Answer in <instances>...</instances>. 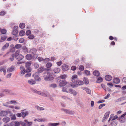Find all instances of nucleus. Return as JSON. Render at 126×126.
Masks as SVG:
<instances>
[{
  "mask_svg": "<svg viewBox=\"0 0 126 126\" xmlns=\"http://www.w3.org/2000/svg\"><path fill=\"white\" fill-rule=\"evenodd\" d=\"M16 119V115L15 114H14L11 117V120H15Z\"/></svg>",
  "mask_w": 126,
  "mask_h": 126,
  "instance_id": "47",
  "label": "nucleus"
},
{
  "mask_svg": "<svg viewBox=\"0 0 126 126\" xmlns=\"http://www.w3.org/2000/svg\"><path fill=\"white\" fill-rule=\"evenodd\" d=\"M52 64L51 63H47L46 65V67L48 68H50L52 66Z\"/></svg>",
  "mask_w": 126,
  "mask_h": 126,
  "instance_id": "34",
  "label": "nucleus"
},
{
  "mask_svg": "<svg viewBox=\"0 0 126 126\" xmlns=\"http://www.w3.org/2000/svg\"><path fill=\"white\" fill-rule=\"evenodd\" d=\"M68 93L72 94L74 96L76 95L78 93L75 90L71 89H69V90Z\"/></svg>",
  "mask_w": 126,
  "mask_h": 126,
  "instance_id": "11",
  "label": "nucleus"
},
{
  "mask_svg": "<svg viewBox=\"0 0 126 126\" xmlns=\"http://www.w3.org/2000/svg\"><path fill=\"white\" fill-rule=\"evenodd\" d=\"M25 57L27 60H30L33 58V56L31 54H28L26 55Z\"/></svg>",
  "mask_w": 126,
  "mask_h": 126,
  "instance_id": "15",
  "label": "nucleus"
},
{
  "mask_svg": "<svg viewBox=\"0 0 126 126\" xmlns=\"http://www.w3.org/2000/svg\"><path fill=\"white\" fill-rule=\"evenodd\" d=\"M93 74L95 76H99L100 75V73L98 71H94L93 72Z\"/></svg>",
  "mask_w": 126,
  "mask_h": 126,
  "instance_id": "25",
  "label": "nucleus"
},
{
  "mask_svg": "<svg viewBox=\"0 0 126 126\" xmlns=\"http://www.w3.org/2000/svg\"><path fill=\"white\" fill-rule=\"evenodd\" d=\"M67 77V76L66 75H62L59 77V78L62 79H64Z\"/></svg>",
  "mask_w": 126,
  "mask_h": 126,
  "instance_id": "33",
  "label": "nucleus"
},
{
  "mask_svg": "<svg viewBox=\"0 0 126 126\" xmlns=\"http://www.w3.org/2000/svg\"><path fill=\"white\" fill-rule=\"evenodd\" d=\"M26 72V71L25 69L21 70L20 72V73L21 74V75H23Z\"/></svg>",
  "mask_w": 126,
  "mask_h": 126,
  "instance_id": "44",
  "label": "nucleus"
},
{
  "mask_svg": "<svg viewBox=\"0 0 126 126\" xmlns=\"http://www.w3.org/2000/svg\"><path fill=\"white\" fill-rule=\"evenodd\" d=\"M103 80V79L101 77H99L97 78L96 82L98 83H99L101 82Z\"/></svg>",
  "mask_w": 126,
  "mask_h": 126,
  "instance_id": "32",
  "label": "nucleus"
},
{
  "mask_svg": "<svg viewBox=\"0 0 126 126\" xmlns=\"http://www.w3.org/2000/svg\"><path fill=\"white\" fill-rule=\"evenodd\" d=\"M7 114V112L6 111H2L0 112V115L2 116H6Z\"/></svg>",
  "mask_w": 126,
  "mask_h": 126,
  "instance_id": "18",
  "label": "nucleus"
},
{
  "mask_svg": "<svg viewBox=\"0 0 126 126\" xmlns=\"http://www.w3.org/2000/svg\"><path fill=\"white\" fill-rule=\"evenodd\" d=\"M105 79L106 80L110 81L112 79V77L110 75H107L105 77Z\"/></svg>",
  "mask_w": 126,
  "mask_h": 126,
  "instance_id": "21",
  "label": "nucleus"
},
{
  "mask_svg": "<svg viewBox=\"0 0 126 126\" xmlns=\"http://www.w3.org/2000/svg\"><path fill=\"white\" fill-rule=\"evenodd\" d=\"M38 94L45 97L48 96L50 95L49 94L48 92H46V94L40 91H38Z\"/></svg>",
  "mask_w": 126,
  "mask_h": 126,
  "instance_id": "10",
  "label": "nucleus"
},
{
  "mask_svg": "<svg viewBox=\"0 0 126 126\" xmlns=\"http://www.w3.org/2000/svg\"><path fill=\"white\" fill-rule=\"evenodd\" d=\"M32 91L33 92L38 94V91H37L36 89H32Z\"/></svg>",
  "mask_w": 126,
  "mask_h": 126,
  "instance_id": "52",
  "label": "nucleus"
},
{
  "mask_svg": "<svg viewBox=\"0 0 126 126\" xmlns=\"http://www.w3.org/2000/svg\"><path fill=\"white\" fill-rule=\"evenodd\" d=\"M60 125L59 123H49L48 124V126H57Z\"/></svg>",
  "mask_w": 126,
  "mask_h": 126,
  "instance_id": "14",
  "label": "nucleus"
},
{
  "mask_svg": "<svg viewBox=\"0 0 126 126\" xmlns=\"http://www.w3.org/2000/svg\"><path fill=\"white\" fill-rule=\"evenodd\" d=\"M60 69L58 67H55L53 70L54 72L55 73H58L60 71Z\"/></svg>",
  "mask_w": 126,
  "mask_h": 126,
  "instance_id": "20",
  "label": "nucleus"
},
{
  "mask_svg": "<svg viewBox=\"0 0 126 126\" xmlns=\"http://www.w3.org/2000/svg\"><path fill=\"white\" fill-rule=\"evenodd\" d=\"M113 82L116 84H118L120 82L119 79L118 78H115L113 79Z\"/></svg>",
  "mask_w": 126,
  "mask_h": 126,
  "instance_id": "23",
  "label": "nucleus"
},
{
  "mask_svg": "<svg viewBox=\"0 0 126 126\" xmlns=\"http://www.w3.org/2000/svg\"><path fill=\"white\" fill-rule=\"evenodd\" d=\"M24 39L22 38H21L19 39V41L20 43H22L24 42Z\"/></svg>",
  "mask_w": 126,
  "mask_h": 126,
  "instance_id": "58",
  "label": "nucleus"
},
{
  "mask_svg": "<svg viewBox=\"0 0 126 126\" xmlns=\"http://www.w3.org/2000/svg\"><path fill=\"white\" fill-rule=\"evenodd\" d=\"M31 75V74L30 73L28 72L25 76V77L28 78V77H30Z\"/></svg>",
  "mask_w": 126,
  "mask_h": 126,
  "instance_id": "39",
  "label": "nucleus"
},
{
  "mask_svg": "<svg viewBox=\"0 0 126 126\" xmlns=\"http://www.w3.org/2000/svg\"><path fill=\"white\" fill-rule=\"evenodd\" d=\"M62 63V61H60L57 62L56 63V64L58 66H60L61 64Z\"/></svg>",
  "mask_w": 126,
  "mask_h": 126,
  "instance_id": "50",
  "label": "nucleus"
},
{
  "mask_svg": "<svg viewBox=\"0 0 126 126\" xmlns=\"http://www.w3.org/2000/svg\"><path fill=\"white\" fill-rule=\"evenodd\" d=\"M31 63L30 62H27L25 63V66L26 68L29 67L31 65Z\"/></svg>",
  "mask_w": 126,
  "mask_h": 126,
  "instance_id": "37",
  "label": "nucleus"
},
{
  "mask_svg": "<svg viewBox=\"0 0 126 126\" xmlns=\"http://www.w3.org/2000/svg\"><path fill=\"white\" fill-rule=\"evenodd\" d=\"M26 126V123L22 121H13L10 124L9 126Z\"/></svg>",
  "mask_w": 126,
  "mask_h": 126,
  "instance_id": "2",
  "label": "nucleus"
},
{
  "mask_svg": "<svg viewBox=\"0 0 126 126\" xmlns=\"http://www.w3.org/2000/svg\"><path fill=\"white\" fill-rule=\"evenodd\" d=\"M34 37V35L33 34H31L29 35L28 38L30 39H33Z\"/></svg>",
  "mask_w": 126,
  "mask_h": 126,
  "instance_id": "40",
  "label": "nucleus"
},
{
  "mask_svg": "<svg viewBox=\"0 0 126 126\" xmlns=\"http://www.w3.org/2000/svg\"><path fill=\"white\" fill-rule=\"evenodd\" d=\"M9 43L5 44L2 47L1 50L2 51H4L7 49L9 46Z\"/></svg>",
  "mask_w": 126,
  "mask_h": 126,
  "instance_id": "13",
  "label": "nucleus"
},
{
  "mask_svg": "<svg viewBox=\"0 0 126 126\" xmlns=\"http://www.w3.org/2000/svg\"><path fill=\"white\" fill-rule=\"evenodd\" d=\"M10 102L11 104H17V102L15 101L12 100L10 101Z\"/></svg>",
  "mask_w": 126,
  "mask_h": 126,
  "instance_id": "60",
  "label": "nucleus"
},
{
  "mask_svg": "<svg viewBox=\"0 0 126 126\" xmlns=\"http://www.w3.org/2000/svg\"><path fill=\"white\" fill-rule=\"evenodd\" d=\"M49 87L50 88H54L57 87V85L55 84H50L49 85Z\"/></svg>",
  "mask_w": 126,
  "mask_h": 126,
  "instance_id": "35",
  "label": "nucleus"
},
{
  "mask_svg": "<svg viewBox=\"0 0 126 126\" xmlns=\"http://www.w3.org/2000/svg\"><path fill=\"white\" fill-rule=\"evenodd\" d=\"M71 70L73 71H75L77 67L75 66H72L71 67Z\"/></svg>",
  "mask_w": 126,
  "mask_h": 126,
  "instance_id": "56",
  "label": "nucleus"
},
{
  "mask_svg": "<svg viewBox=\"0 0 126 126\" xmlns=\"http://www.w3.org/2000/svg\"><path fill=\"white\" fill-rule=\"evenodd\" d=\"M0 32L1 34H5L7 32L6 30L5 29H0Z\"/></svg>",
  "mask_w": 126,
  "mask_h": 126,
  "instance_id": "28",
  "label": "nucleus"
},
{
  "mask_svg": "<svg viewBox=\"0 0 126 126\" xmlns=\"http://www.w3.org/2000/svg\"><path fill=\"white\" fill-rule=\"evenodd\" d=\"M31 31L30 30H28L26 31V35H28L31 34Z\"/></svg>",
  "mask_w": 126,
  "mask_h": 126,
  "instance_id": "53",
  "label": "nucleus"
},
{
  "mask_svg": "<svg viewBox=\"0 0 126 126\" xmlns=\"http://www.w3.org/2000/svg\"><path fill=\"white\" fill-rule=\"evenodd\" d=\"M19 27L23 29L25 27V24L24 23H21L19 24Z\"/></svg>",
  "mask_w": 126,
  "mask_h": 126,
  "instance_id": "36",
  "label": "nucleus"
},
{
  "mask_svg": "<svg viewBox=\"0 0 126 126\" xmlns=\"http://www.w3.org/2000/svg\"><path fill=\"white\" fill-rule=\"evenodd\" d=\"M5 14V13L4 11H2L0 12V15L3 16Z\"/></svg>",
  "mask_w": 126,
  "mask_h": 126,
  "instance_id": "59",
  "label": "nucleus"
},
{
  "mask_svg": "<svg viewBox=\"0 0 126 126\" xmlns=\"http://www.w3.org/2000/svg\"><path fill=\"white\" fill-rule=\"evenodd\" d=\"M24 122L26 123V125H27V126H32V122H28V120H24Z\"/></svg>",
  "mask_w": 126,
  "mask_h": 126,
  "instance_id": "24",
  "label": "nucleus"
},
{
  "mask_svg": "<svg viewBox=\"0 0 126 126\" xmlns=\"http://www.w3.org/2000/svg\"><path fill=\"white\" fill-rule=\"evenodd\" d=\"M86 91L87 93L88 94H90L91 93V92L90 89H89L88 88H87Z\"/></svg>",
  "mask_w": 126,
  "mask_h": 126,
  "instance_id": "49",
  "label": "nucleus"
},
{
  "mask_svg": "<svg viewBox=\"0 0 126 126\" xmlns=\"http://www.w3.org/2000/svg\"><path fill=\"white\" fill-rule=\"evenodd\" d=\"M85 74L87 76L90 75V72L88 70H86L85 71Z\"/></svg>",
  "mask_w": 126,
  "mask_h": 126,
  "instance_id": "45",
  "label": "nucleus"
},
{
  "mask_svg": "<svg viewBox=\"0 0 126 126\" xmlns=\"http://www.w3.org/2000/svg\"><path fill=\"white\" fill-rule=\"evenodd\" d=\"M37 51L36 49L35 48H32L29 50V53L33 54V59H36L38 57L36 53Z\"/></svg>",
  "mask_w": 126,
  "mask_h": 126,
  "instance_id": "5",
  "label": "nucleus"
},
{
  "mask_svg": "<svg viewBox=\"0 0 126 126\" xmlns=\"http://www.w3.org/2000/svg\"><path fill=\"white\" fill-rule=\"evenodd\" d=\"M7 37L5 35H3L1 36L0 42H2L5 41Z\"/></svg>",
  "mask_w": 126,
  "mask_h": 126,
  "instance_id": "29",
  "label": "nucleus"
},
{
  "mask_svg": "<svg viewBox=\"0 0 126 126\" xmlns=\"http://www.w3.org/2000/svg\"><path fill=\"white\" fill-rule=\"evenodd\" d=\"M21 45L19 44H17L15 46V48L16 49L19 48L21 47Z\"/></svg>",
  "mask_w": 126,
  "mask_h": 126,
  "instance_id": "46",
  "label": "nucleus"
},
{
  "mask_svg": "<svg viewBox=\"0 0 126 126\" xmlns=\"http://www.w3.org/2000/svg\"><path fill=\"white\" fill-rule=\"evenodd\" d=\"M7 70V72L8 73L12 72L14 70V67L13 66H11L8 68Z\"/></svg>",
  "mask_w": 126,
  "mask_h": 126,
  "instance_id": "19",
  "label": "nucleus"
},
{
  "mask_svg": "<svg viewBox=\"0 0 126 126\" xmlns=\"http://www.w3.org/2000/svg\"><path fill=\"white\" fill-rule=\"evenodd\" d=\"M44 80L46 81H50L54 79L52 75L49 72H47L43 76Z\"/></svg>",
  "mask_w": 126,
  "mask_h": 126,
  "instance_id": "3",
  "label": "nucleus"
},
{
  "mask_svg": "<svg viewBox=\"0 0 126 126\" xmlns=\"http://www.w3.org/2000/svg\"><path fill=\"white\" fill-rule=\"evenodd\" d=\"M20 52V50L18 49L16 51L15 53L14 57L16 58V60L18 61L21 60L24 58V56L23 55L19 54Z\"/></svg>",
  "mask_w": 126,
  "mask_h": 126,
  "instance_id": "4",
  "label": "nucleus"
},
{
  "mask_svg": "<svg viewBox=\"0 0 126 126\" xmlns=\"http://www.w3.org/2000/svg\"><path fill=\"white\" fill-rule=\"evenodd\" d=\"M10 118L7 116L4 117L2 119L3 121L6 123L10 121Z\"/></svg>",
  "mask_w": 126,
  "mask_h": 126,
  "instance_id": "17",
  "label": "nucleus"
},
{
  "mask_svg": "<svg viewBox=\"0 0 126 126\" xmlns=\"http://www.w3.org/2000/svg\"><path fill=\"white\" fill-rule=\"evenodd\" d=\"M72 83L70 84L72 88L77 87L79 85H83V82L80 80H78L77 76L76 75H74L72 77Z\"/></svg>",
  "mask_w": 126,
  "mask_h": 126,
  "instance_id": "1",
  "label": "nucleus"
},
{
  "mask_svg": "<svg viewBox=\"0 0 126 126\" xmlns=\"http://www.w3.org/2000/svg\"><path fill=\"white\" fill-rule=\"evenodd\" d=\"M38 73H36L35 74H33L32 76L34 77V78L35 80L40 81L41 80V79L38 76V75H37Z\"/></svg>",
  "mask_w": 126,
  "mask_h": 126,
  "instance_id": "9",
  "label": "nucleus"
},
{
  "mask_svg": "<svg viewBox=\"0 0 126 126\" xmlns=\"http://www.w3.org/2000/svg\"><path fill=\"white\" fill-rule=\"evenodd\" d=\"M62 110L64 112L68 114H73L74 113V111L70 110L62 109Z\"/></svg>",
  "mask_w": 126,
  "mask_h": 126,
  "instance_id": "8",
  "label": "nucleus"
},
{
  "mask_svg": "<svg viewBox=\"0 0 126 126\" xmlns=\"http://www.w3.org/2000/svg\"><path fill=\"white\" fill-rule=\"evenodd\" d=\"M105 104H103L100 105L99 107V109H101L102 107L105 106Z\"/></svg>",
  "mask_w": 126,
  "mask_h": 126,
  "instance_id": "51",
  "label": "nucleus"
},
{
  "mask_svg": "<svg viewBox=\"0 0 126 126\" xmlns=\"http://www.w3.org/2000/svg\"><path fill=\"white\" fill-rule=\"evenodd\" d=\"M118 120H119L120 122L121 123H123L124 122V121L123 120V118H121V117H119L118 118Z\"/></svg>",
  "mask_w": 126,
  "mask_h": 126,
  "instance_id": "55",
  "label": "nucleus"
},
{
  "mask_svg": "<svg viewBox=\"0 0 126 126\" xmlns=\"http://www.w3.org/2000/svg\"><path fill=\"white\" fill-rule=\"evenodd\" d=\"M57 82L59 83V85L60 86H65L66 84V82L63 80H61L59 79H58Z\"/></svg>",
  "mask_w": 126,
  "mask_h": 126,
  "instance_id": "6",
  "label": "nucleus"
},
{
  "mask_svg": "<svg viewBox=\"0 0 126 126\" xmlns=\"http://www.w3.org/2000/svg\"><path fill=\"white\" fill-rule=\"evenodd\" d=\"M79 69L81 71H83L84 70V66L82 65H80L79 67Z\"/></svg>",
  "mask_w": 126,
  "mask_h": 126,
  "instance_id": "42",
  "label": "nucleus"
},
{
  "mask_svg": "<svg viewBox=\"0 0 126 126\" xmlns=\"http://www.w3.org/2000/svg\"><path fill=\"white\" fill-rule=\"evenodd\" d=\"M109 112L107 113H106L105 114L103 118V122H105L106 119L108 118L109 116Z\"/></svg>",
  "mask_w": 126,
  "mask_h": 126,
  "instance_id": "16",
  "label": "nucleus"
},
{
  "mask_svg": "<svg viewBox=\"0 0 126 126\" xmlns=\"http://www.w3.org/2000/svg\"><path fill=\"white\" fill-rule=\"evenodd\" d=\"M62 91L63 92H66L67 93H68V91H67V89L65 87L62 88Z\"/></svg>",
  "mask_w": 126,
  "mask_h": 126,
  "instance_id": "38",
  "label": "nucleus"
},
{
  "mask_svg": "<svg viewBox=\"0 0 126 126\" xmlns=\"http://www.w3.org/2000/svg\"><path fill=\"white\" fill-rule=\"evenodd\" d=\"M62 67L63 71H66L68 69V65L66 64L63 65Z\"/></svg>",
  "mask_w": 126,
  "mask_h": 126,
  "instance_id": "22",
  "label": "nucleus"
},
{
  "mask_svg": "<svg viewBox=\"0 0 126 126\" xmlns=\"http://www.w3.org/2000/svg\"><path fill=\"white\" fill-rule=\"evenodd\" d=\"M15 55V54H13L12 55V58H10L9 59L11 60V61H13L14 60V56Z\"/></svg>",
  "mask_w": 126,
  "mask_h": 126,
  "instance_id": "57",
  "label": "nucleus"
},
{
  "mask_svg": "<svg viewBox=\"0 0 126 126\" xmlns=\"http://www.w3.org/2000/svg\"><path fill=\"white\" fill-rule=\"evenodd\" d=\"M18 28V26H15L13 29L12 34L15 36H16L18 32V31L17 29Z\"/></svg>",
  "mask_w": 126,
  "mask_h": 126,
  "instance_id": "7",
  "label": "nucleus"
},
{
  "mask_svg": "<svg viewBox=\"0 0 126 126\" xmlns=\"http://www.w3.org/2000/svg\"><path fill=\"white\" fill-rule=\"evenodd\" d=\"M47 120L46 118H41V122H47Z\"/></svg>",
  "mask_w": 126,
  "mask_h": 126,
  "instance_id": "62",
  "label": "nucleus"
},
{
  "mask_svg": "<svg viewBox=\"0 0 126 126\" xmlns=\"http://www.w3.org/2000/svg\"><path fill=\"white\" fill-rule=\"evenodd\" d=\"M28 111H26L25 112H22V116L23 118H24L26 115L28 114Z\"/></svg>",
  "mask_w": 126,
  "mask_h": 126,
  "instance_id": "30",
  "label": "nucleus"
},
{
  "mask_svg": "<svg viewBox=\"0 0 126 126\" xmlns=\"http://www.w3.org/2000/svg\"><path fill=\"white\" fill-rule=\"evenodd\" d=\"M5 66H2L0 67V72H2L5 69Z\"/></svg>",
  "mask_w": 126,
  "mask_h": 126,
  "instance_id": "54",
  "label": "nucleus"
},
{
  "mask_svg": "<svg viewBox=\"0 0 126 126\" xmlns=\"http://www.w3.org/2000/svg\"><path fill=\"white\" fill-rule=\"evenodd\" d=\"M25 34V32L23 30L20 31L19 32V35L21 36H23Z\"/></svg>",
  "mask_w": 126,
  "mask_h": 126,
  "instance_id": "31",
  "label": "nucleus"
},
{
  "mask_svg": "<svg viewBox=\"0 0 126 126\" xmlns=\"http://www.w3.org/2000/svg\"><path fill=\"white\" fill-rule=\"evenodd\" d=\"M37 59L38 61L40 62L43 61L44 60L43 58L42 57H38Z\"/></svg>",
  "mask_w": 126,
  "mask_h": 126,
  "instance_id": "48",
  "label": "nucleus"
},
{
  "mask_svg": "<svg viewBox=\"0 0 126 126\" xmlns=\"http://www.w3.org/2000/svg\"><path fill=\"white\" fill-rule=\"evenodd\" d=\"M85 84H88L89 83V81L88 79L86 77H84L83 80Z\"/></svg>",
  "mask_w": 126,
  "mask_h": 126,
  "instance_id": "26",
  "label": "nucleus"
},
{
  "mask_svg": "<svg viewBox=\"0 0 126 126\" xmlns=\"http://www.w3.org/2000/svg\"><path fill=\"white\" fill-rule=\"evenodd\" d=\"M44 69L43 67H41L38 69V72L39 73H42L44 70Z\"/></svg>",
  "mask_w": 126,
  "mask_h": 126,
  "instance_id": "27",
  "label": "nucleus"
},
{
  "mask_svg": "<svg viewBox=\"0 0 126 126\" xmlns=\"http://www.w3.org/2000/svg\"><path fill=\"white\" fill-rule=\"evenodd\" d=\"M34 66L35 68H37L39 67V65L37 63H34Z\"/></svg>",
  "mask_w": 126,
  "mask_h": 126,
  "instance_id": "63",
  "label": "nucleus"
},
{
  "mask_svg": "<svg viewBox=\"0 0 126 126\" xmlns=\"http://www.w3.org/2000/svg\"><path fill=\"white\" fill-rule=\"evenodd\" d=\"M28 83L30 85H33L36 83L35 81L33 79H30L28 80Z\"/></svg>",
  "mask_w": 126,
  "mask_h": 126,
  "instance_id": "12",
  "label": "nucleus"
},
{
  "mask_svg": "<svg viewBox=\"0 0 126 126\" xmlns=\"http://www.w3.org/2000/svg\"><path fill=\"white\" fill-rule=\"evenodd\" d=\"M50 59L49 58H46L45 59H44V60H43V61H44V62L46 63H47L48 61H50Z\"/></svg>",
  "mask_w": 126,
  "mask_h": 126,
  "instance_id": "43",
  "label": "nucleus"
},
{
  "mask_svg": "<svg viewBox=\"0 0 126 126\" xmlns=\"http://www.w3.org/2000/svg\"><path fill=\"white\" fill-rule=\"evenodd\" d=\"M34 121H37L39 122H41V118H37V119H35L34 120Z\"/></svg>",
  "mask_w": 126,
  "mask_h": 126,
  "instance_id": "61",
  "label": "nucleus"
},
{
  "mask_svg": "<svg viewBox=\"0 0 126 126\" xmlns=\"http://www.w3.org/2000/svg\"><path fill=\"white\" fill-rule=\"evenodd\" d=\"M110 94H108L107 96L104 97V98L105 99H108L110 97Z\"/></svg>",
  "mask_w": 126,
  "mask_h": 126,
  "instance_id": "64",
  "label": "nucleus"
},
{
  "mask_svg": "<svg viewBox=\"0 0 126 126\" xmlns=\"http://www.w3.org/2000/svg\"><path fill=\"white\" fill-rule=\"evenodd\" d=\"M22 49L25 52H28V50L27 48L25 46H24L22 47Z\"/></svg>",
  "mask_w": 126,
  "mask_h": 126,
  "instance_id": "41",
  "label": "nucleus"
}]
</instances>
